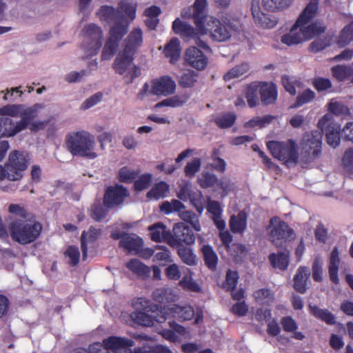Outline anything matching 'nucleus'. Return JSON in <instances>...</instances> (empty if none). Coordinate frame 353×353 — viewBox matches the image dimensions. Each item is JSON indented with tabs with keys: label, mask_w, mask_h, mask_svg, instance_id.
I'll list each match as a JSON object with an SVG mask.
<instances>
[{
	"label": "nucleus",
	"mask_w": 353,
	"mask_h": 353,
	"mask_svg": "<svg viewBox=\"0 0 353 353\" xmlns=\"http://www.w3.org/2000/svg\"><path fill=\"white\" fill-rule=\"evenodd\" d=\"M97 14L102 21L111 26L109 37L101 52L102 60H110L117 50L119 41L128 31V21H132L136 17V5L122 0L118 10L111 6H104L100 8Z\"/></svg>",
	"instance_id": "1"
},
{
	"label": "nucleus",
	"mask_w": 353,
	"mask_h": 353,
	"mask_svg": "<svg viewBox=\"0 0 353 353\" xmlns=\"http://www.w3.org/2000/svg\"><path fill=\"white\" fill-rule=\"evenodd\" d=\"M42 105L35 104L25 107L19 104H9L0 108V115L3 117L8 137H14L28 128L34 132L42 130L46 121L33 120Z\"/></svg>",
	"instance_id": "2"
},
{
	"label": "nucleus",
	"mask_w": 353,
	"mask_h": 353,
	"mask_svg": "<svg viewBox=\"0 0 353 353\" xmlns=\"http://www.w3.org/2000/svg\"><path fill=\"white\" fill-rule=\"evenodd\" d=\"M290 32L281 37V42L287 46L296 45L311 39L315 35L323 32L325 26L321 22L311 23L318 10V1L310 0Z\"/></svg>",
	"instance_id": "3"
},
{
	"label": "nucleus",
	"mask_w": 353,
	"mask_h": 353,
	"mask_svg": "<svg viewBox=\"0 0 353 353\" xmlns=\"http://www.w3.org/2000/svg\"><path fill=\"white\" fill-rule=\"evenodd\" d=\"M43 226L35 219H14L8 223V235L20 245L35 241L41 235Z\"/></svg>",
	"instance_id": "4"
},
{
	"label": "nucleus",
	"mask_w": 353,
	"mask_h": 353,
	"mask_svg": "<svg viewBox=\"0 0 353 353\" xmlns=\"http://www.w3.org/2000/svg\"><path fill=\"white\" fill-rule=\"evenodd\" d=\"M65 144L68 151L75 156L86 157L90 159H95L97 154L95 152L94 137L85 130L74 131L66 136Z\"/></svg>",
	"instance_id": "5"
},
{
	"label": "nucleus",
	"mask_w": 353,
	"mask_h": 353,
	"mask_svg": "<svg viewBox=\"0 0 353 353\" xmlns=\"http://www.w3.org/2000/svg\"><path fill=\"white\" fill-rule=\"evenodd\" d=\"M272 156L283 161L288 166L295 164L299 158L296 144L292 140L286 141H270L267 144Z\"/></svg>",
	"instance_id": "6"
},
{
	"label": "nucleus",
	"mask_w": 353,
	"mask_h": 353,
	"mask_svg": "<svg viewBox=\"0 0 353 353\" xmlns=\"http://www.w3.org/2000/svg\"><path fill=\"white\" fill-rule=\"evenodd\" d=\"M194 25L196 28L177 18L172 23V30L174 33L179 34L184 39L187 41L194 40L199 47L208 49V46L199 39L200 36L207 34V28L205 23L201 22V26H199V24Z\"/></svg>",
	"instance_id": "7"
},
{
	"label": "nucleus",
	"mask_w": 353,
	"mask_h": 353,
	"mask_svg": "<svg viewBox=\"0 0 353 353\" xmlns=\"http://www.w3.org/2000/svg\"><path fill=\"white\" fill-rule=\"evenodd\" d=\"M134 54L121 50L113 63L114 71L121 75L127 83H132L133 80L140 74V69L133 63Z\"/></svg>",
	"instance_id": "8"
},
{
	"label": "nucleus",
	"mask_w": 353,
	"mask_h": 353,
	"mask_svg": "<svg viewBox=\"0 0 353 353\" xmlns=\"http://www.w3.org/2000/svg\"><path fill=\"white\" fill-rule=\"evenodd\" d=\"M176 87V83L172 78L164 76L150 83H145L138 93L137 98L142 100L145 97L151 94L168 96L174 92Z\"/></svg>",
	"instance_id": "9"
},
{
	"label": "nucleus",
	"mask_w": 353,
	"mask_h": 353,
	"mask_svg": "<svg viewBox=\"0 0 353 353\" xmlns=\"http://www.w3.org/2000/svg\"><path fill=\"white\" fill-rule=\"evenodd\" d=\"M85 41L82 44L83 58L94 56L102 46L103 33L101 28L94 23L85 26L83 28Z\"/></svg>",
	"instance_id": "10"
},
{
	"label": "nucleus",
	"mask_w": 353,
	"mask_h": 353,
	"mask_svg": "<svg viewBox=\"0 0 353 353\" xmlns=\"http://www.w3.org/2000/svg\"><path fill=\"white\" fill-rule=\"evenodd\" d=\"M205 25L207 34H210L214 41L219 42L228 40L237 31L235 26H232L231 23H221L213 16L205 18Z\"/></svg>",
	"instance_id": "11"
},
{
	"label": "nucleus",
	"mask_w": 353,
	"mask_h": 353,
	"mask_svg": "<svg viewBox=\"0 0 353 353\" xmlns=\"http://www.w3.org/2000/svg\"><path fill=\"white\" fill-rule=\"evenodd\" d=\"M322 143V133L319 130L304 134L301 142V153L307 161L315 159L320 153Z\"/></svg>",
	"instance_id": "12"
},
{
	"label": "nucleus",
	"mask_w": 353,
	"mask_h": 353,
	"mask_svg": "<svg viewBox=\"0 0 353 353\" xmlns=\"http://www.w3.org/2000/svg\"><path fill=\"white\" fill-rule=\"evenodd\" d=\"M29 155L26 152L19 150L12 151L8 157L7 161L8 169L12 172L10 176L15 179L17 181L20 180L23 176V172L28 168L29 164Z\"/></svg>",
	"instance_id": "13"
},
{
	"label": "nucleus",
	"mask_w": 353,
	"mask_h": 353,
	"mask_svg": "<svg viewBox=\"0 0 353 353\" xmlns=\"http://www.w3.org/2000/svg\"><path fill=\"white\" fill-rule=\"evenodd\" d=\"M268 230L271 241L276 246H280L283 241L294 236L293 230L278 217L271 219Z\"/></svg>",
	"instance_id": "14"
},
{
	"label": "nucleus",
	"mask_w": 353,
	"mask_h": 353,
	"mask_svg": "<svg viewBox=\"0 0 353 353\" xmlns=\"http://www.w3.org/2000/svg\"><path fill=\"white\" fill-rule=\"evenodd\" d=\"M332 116L325 114L318 122V127L323 131L325 129L327 143L332 148H336L340 143L341 125L332 121Z\"/></svg>",
	"instance_id": "15"
},
{
	"label": "nucleus",
	"mask_w": 353,
	"mask_h": 353,
	"mask_svg": "<svg viewBox=\"0 0 353 353\" xmlns=\"http://www.w3.org/2000/svg\"><path fill=\"white\" fill-rule=\"evenodd\" d=\"M103 345L107 351H112L113 353H141V347H131L134 345V342L124 337L110 336L103 340Z\"/></svg>",
	"instance_id": "16"
},
{
	"label": "nucleus",
	"mask_w": 353,
	"mask_h": 353,
	"mask_svg": "<svg viewBox=\"0 0 353 353\" xmlns=\"http://www.w3.org/2000/svg\"><path fill=\"white\" fill-rule=\"evenodd\" d=\"M172 230L174 236L168 240V244L172 248L179 247L183 243L186 245L194 243V234L184 223H176Z\"/></svg>",
	"instance_id": "17"
},
{
	"label": "nucleus",
	"mask_w": 353,
	"mask_h": 353,
	"mask_svg": "<svg viewBox=\"0 0 353 353\" xmlns=\"http://www.w3.org/2000/svg\"><path fill=\"white\" fill-rule=\"evenodd\" d=\"M148 312V311L133 312L130 314V318L135 323L145 327L153 326L155 323H162L168 319L166 309L164 307L157 314L154 312L152 314Z\"/></svg>",
	"instance_id": "18"
},
{
	"label": "nucleus",
	"mask_w": 353,
	"mask_h": 353,
	"mask_svg": "<svg viewBox=\"0 0 353 353\" xmlns=\"http://www.w3.org/2000/svg\"><path fill=\"white\" fill-rule=\"evenodd\" d=\"M128 195V190L122 185L109 187L104 196V205L108 208L116 207L123 203Z\"/></svg>",
	"instance_id": "19"
},
{
	"label": "nucleus",
	"mask_w": 353,
	"mask_h": 353,
	"mask_svg": "<svg viewBox=\"0 0 353 353\" xmlns=\"http://www.w3.org/2000/svg\"><path fill=\"white\" fill-rule=\"evenodd\" d=\"M186 63L197 70H204L208 65V58L199 48L191 46L185 53Z\"/></svg>",
	"instance_id": "20"
},
{
	"label": "nucleus",
	"mask_w": 353,
	"mask_h": 353,
	"mask_svg": "<svg viewBox=\"0 0 353 353\" xmlns=\"http://www.w3.org/2000/svg\"><path fill=\"white\" fill-rule=\"evenodd\" d=\"M251 10L254 21L258 26L264 28H272L276 25L277 21L275 17L265 14L261 10L258 0L252 1Z\"/></svg>",
	"instance_id": "21"
},
{
	"label": "nucleus",
	"mask_w": 353,
	"mask_h": 353,
	"mask_svg": "<svg viewBox=\"0 0 353 353\" xmlns=\"http://www.w3.org/2000/svg\"><path fill=\"white\" fill-rule=\"evenodd\" d=\"M143 242L141 238L134 234H125L119 242V246L130 253L139 254Z\"/></svg>",
	"instance_id": "22"
},
{
	"label": "nucleus",
	"mask_w": 353,
	"mask_h": 353,
	"mask_svg": "<svg viewBox=\"0 0 353 353\" xmlns=\"http://www.w3.org/2000/svg\"><path fill=\"white\" fill-rule=\"evenodd\" d=\"M219 231L220 239L227 248V250L230 254L236 259L239 257L241 258L244 256L246 252L245 247L241 244H232V245H230L232 240V236L230 233L228 231L225 230V229Z\"/></svg>",
	"instance_id": "23"
},
{
	"label": "nucleus",
	"mask_w": 353,
	"mask_h": 353,
	"mask_svg": "<svg viewBox=\"0 0 353 353\" xmlns=\"http://www.w3.org/2000/svg\"><path fill=\"white\" fill-rule=\"evenodd\" d=\"M166 309V316L176 318L179 320L187 321L190 320L194 315L193 308L188 305H174L173 307L165 306Z\"/></svg>",
	"instance_id": "24"
},
{
	"label": "nucleus",
	"mask_w": 353,
	"mask_h": 353,
	"mask_svg": "<svg viewBox=\"0 0 353 353\" xmlns=\"http://www.w3.org/2000/svg\"><path fill=\"white\" fill-rule=\"evenodd\" d=\"M343 264L341 263L339 250L335 247L330 253L327 264L330 279L332 283L335 284L339 283V270L340 267L343 268Z\"/></svg>",
	"instance_id": "25"
},
{
	"label": "nucleus",
	"mask_w": 353,
	"mask_h": 353,
	"mask_svg": "<svg viewBox=\"0 0 353 353\" xmlns=\"http://www.w3.org/2000/svg\"><path fill=\"white\" fill-rule=\"evenodd\" d=\"M260 95L263 104L274 103L278 96L276 85L272 83L260 82Z\"/></svg>",
	"instance_id": "26"
},
{
	"label": "nucleus",
	"mask_w": 353,
	"mask_h": 353,
	"mask_svg": "<svg viewBox=\"0 0 353 353\" xmlns=\"http://www.w3.org/2000/svg\"><path fill=\"white\" fill-rule=\"evenodd\" d=\"M207 210L212 215V219L219 230H222L225 228V222L221 219L223 209L219 202L208 199L207 203Z\"/></svg>",
	"instance_id": "27"
},
{
	"label": "nucleus",
	"mask_w": 353,
	"mask_h": 353,
	"mask_svg": "<svg viewBox=\"0 0 353 353\" xmlns=\"http://www.w3.org/2000/svg\"><path fill=\"white\" fill-rule=\"evenodd\" d=\"M310 275V269L301 266L298 268L294 277V288L300 293H305L307 290V281Z\"/></svg>",
	"instance_id": "28"
},
{
	"label": "nucleus",
	"mask_w": 353,
	"mask_h": 353,
	"mask_svg": "<svg viewBox=\"0 0 353 353\" xmlns=\"http://www.w3.org/2000/svg\"><path fill=\"white\" fill-rule=\"evenodd\" d=\"M100 234V230L93 227H90L87 232H83L81 237L83 260H85L87 259L88 246L92 244L98 239Z\"/></svg>",
	"instance_id": "29"
},
{
	"label": "nucleus",
	"mask_w": 353,
	"mask_h": 353,
	"mask_svg": "<svg viewBox=\"0 0 353 353\" xmlns=\"http://www.w3.org/2000/svg\"><path fill=\"white\" fill-rule=\"evenodd\" d=\"M142 41L143 34L141 30L135 28L128 35L123 50L128 52V53L134 54L136 50L141 45Z\"/></svg>",
	"instance_id": "30"
},
{
	"label": "nucleus",
	"mask_w": 353,
	"mask_h": 353,
	"mask_svg": "<svg viewBox=\"0 0 353 353\" xmlns=\"http://www.w3.org/2000/svg\"><path fill=\"white\" fill-rule=\"evenodd\" d=\"M169 325L171 330L165 329L161 332V335L166 340L176 342L179 340L180 336H185V329L174 321H169Z\"/></svg>",
	"instance_id": "31"
},
{
	"label": "nucleus",
	"mask_w": 353,
	"mask_h": 353,
	"mask_svg": "<svg viewBox=\"0 0 353 353\" xmlns=\"http://www.w3.org/2000/svg\"><path fill=\"white\" fill-rule=\"evenodd\" d=\"M125 266L138 277L146 279L150 274V268L138 259H131L126 263Z\"/></svg>",
	"instance_id": "32"
},
{
	"label": "nucleus",
	"mask_w": 353,
	"mask_h": 353,
	"mask_svg": "<svg viewBox=\"0 0 353 353\" xmlns=\"http://www.w3.org/2000/svg\"><path fill=\"white\" fill-rule=\"evenodd\" d=\"M154 301L160 303H171L176 301L178 295L170 289L158 288L152 294Z\"/></svg>",
	"instance_id": "33"
},
{
	"label": "nucleus",
	"mask_w": 353,
	"mask_h": 353,
	"mask_svg": "<svg viewBox=\"0 0 353 353\" xmlns=\"http://www.w3.org/2000/svg\"><path fill=\"white\" fill-rule=\"evenodd\" d=\"M230 228L233 233H243L247 227V216L244 212L233 214L230 219Z\"/></svg>",
	"instance_id": "34"
},
{
	"label": "nucleus",
	"mask_w": 353,
	"mask_h": 353,
	"mask_svg": "<svg viewBox=\"0 0 353 353\" xmlns=\"http://www.w3.org/2000/svg\"><path fill=\"white\" fill-rule=\"evenodd\" d=\"M208 6L207 0H195L193 4L192 19L194 24H199L205 22V18L210 15L204 14L203 12Z\"/></svg>",
	"instance_id": "35"
},
{
	"label": "nucleus",
	"mask_w": 353,
	"mask_h": 353,
	"mask_svg": "<svg viewBox=\"0 0 353 353\" xmlns=\"http://www.w3.org/2000/svg\"><path fill=\"white\" fill-rule=\"evenodd\" d=\"M150 232V236L152 241L161 242L168 240L172 237L169 236V232L166 230L165 226L161 223H155L148 228Z\"/></svg>",
	"instance_id": "36"
},
{
	"label": "nucleus",
	"mask_w": 353,
	"mask_h": 353,
	"mask_svg": "<svg viewBox=\"0 0 353 353\" xmlns=\"http://www.w3.org/2000/svg\"><path fill=\"white\" fill-rule=\"evenodd\" d=\"M164 54L172 63L179 59L181 56V48L180 41L177 38H172L165 46Z\"/></svg>",
	"instance_id": "37"
},
{
	"label": "nucleus",
	"mask_w": 353,
	"mask_h": 353,
	"mask_svg": "<svg viewBox=\"0 0 353 353\" xmlns=\"http://www.w3.org/2000/svg\"><path fill=\"white\" fill-rule=\"evenodd\" d=\"M161 12L160 8L156 6H152L145 10V23L148 28L151 30L156 28L159 22V16Z\"/></svg>",
	"instance_id": "38"
},
{
	"label": "nucleus",
	"mask_w": 353,
	"mask_h": 353,
	"mask_svg": "<svg viewBox=\"0 0 353 353\" xmlns=\"http://www.w3.org/2000/svg\"><path fill=\"white\" fill-rule=\"evenodd\" d=\"M248 104L250 108L255 107L259 102L258 94L260 92V82H253L244 90Z\"/></svg>",
	"instance_id": "39"
},
{
	"label": "nucleus",
	"mask_w": 353,
	"mask_h": 353,
	"mask_svg": "<svg viewBox=\"0 0 353 353\" xmlns=\"http://www.w3.org/2000/svg\"><path fill=\"white\" fill-rule=\"evenodd\" d=\"M269 260L273 268L285 270L289 265V252L273 253L269 256Z\"/></svg>",
	"instance_id": "40"
},
{
	"label": "nucleus",
	"mask_w": 353,
	"mask_h": 353,
	"mask_svg": "<svg viewBox=\"0 0 353 353\" xmlns=\"http://www.w3.org/2000/svg\"><path fill=\"white\" fill-rule=\"evenodd\" d=\"M169 192V185L164 181H161L154 185L152 189L147 193L149 199L158 200L164 198Z\"/></svg>",
	"instance_id": "41"
},
{
	"label": "nucleus",
	"mask_w": 353,
	"mask_h": 353,
	"mask_svg": "<svg viewBox=\"0 0 353 353\" xmlns=\"http://www.w3.org/2000/svg\"><path fill=\"white\" fill-rule=\"evenodd\" d=\"M333 77L339 81L351 79L353 74L352 65H338L332 68Z\"/></svg>",
	"instance_id": "42"
},
{
	"label": "nucleus",
	"mask_w": 353,
	"mask_h": 353,
	"mask_svg": "<svg viewBox=\"0 0 353 353\" xmlns=\"http://www.w3.org/2000/svg\"><path fill=\"white\" fill-rule=\"evenodd\" d=\"M294 0H262L263 8L269 11L277 12L290 6Z\"/></svg>",
	"instance_id": "43"
},
{
	"label": "nucleus",
	"mask_w": 353,
	"mask_h": 353,
	"mask_svg": "<svg viewBox=\"0 0 353 353\" xmlns=\"http://www.w3.org/2000/svg\"><path fill=\"white\" fill-rule=\"evenodd\" d=\"M189 99V95L186 94H181L175 95L172 97L166 99L156 104V108L163 106H170L172 108L180 107L185 104Z\"/></svg>",
	"instance_id": "44"
},
{
	"label": "nucleus",
	"mask_w": 353,
	"mask_h": 353,
	"mask_svg": "<svg viewBox=\"0 0 353 353\" xmlns=\"http://www.w3.org/2000/svg\"><path fill=\"white\" fill-rule=\"evenodd\" d=\"M353 40V23L345 26L339 33L336 41L339 48L347 46Z\"/></svg>",
	"instance_id": "45"
},
{
	"label": "nucleus",
	"mask_w": 353,
	"mask_h": 353,
	"mask_svg": "<svg viewBox=\"0 0 353 353\" xmlns=\"http://www.w3.org/2000/svg\"><path fill=\"white\" fill-rule=\"evenodd\" d=\"M132 305L134 312L148 311L154 313V309L158 308L157 305H153L149 299L144 297L134 299L132 302Z\"/></svg>",
	"instance_id": "46"
},
{
	"label": "nucleus",
	"mask_w": 353,
	"mask_h": 353,
	"mask_svg": "<svg viewBox=\"0 0 353 353\" xmlns=\"http://www.w3.org/2000/svg\"><path fill=\"white\" fill-rule=\"evenodd\" d=\"M328 114L336 116H346L350 114V109L341 101L336 99H332L327 104Z\"/></svg>",
	"instance_id": "47"
},
{
	"label": "nucleus",
	"mask_w": 353,
	"mask_h": 353,
	"mask_svg": "<svg viewBox=\"0 0 353 353\" xmlns=\"http://www.w3.org/2000/svg\"><path fill=\"white\" fill-rule=\"evenodd\" d=\"M202 253L207 266L210 269H214L218 261V256L212 247L205 245L202 248Z\"/></svg>",
	"instance_id": "48"
},
{
	"label": "nucleus",
	"mask_w": 353,
	"mask_h": 353,
	"mask_svg": "<svg viewBox=\"0 0 353 353\" xmlns=\"http://www.w3.org/2000/svg\"><path fill=\"white\" fill-rule=\"evenodd\" d=\"M250 70V65L248 63H243L230 69L224 75L225 81H230L233 79L239 78L246 74Z\"/></svg>",
	"instance_id": "49"
},
{
	"label": "nucleus",
	"mask_w": 353,
	"mask_h": 353,
	"mask_svg": "<svg viewBox=\"0 0 353 353\" xmlns=\"http://www.w3.org/2000/svg\"><path fill=\"white\" fill-rule=\"evenodd\" d=\"M310 310L314 316L326 322L327 324L332 325L335 323V316L328 310L312 305H310Z\"/></svg>",
	"instance_id": "50"
},
{
	"label": "nucleus",
	"mask_w": 353,
	"mask_h": 353,
	"mask_svg": "<svg viewBox=\"0 0 353 353\" xmlns=\"http://www.w3.org/2000/svg\"><path fill=\"white\" fill-rule=\"evenodd\" d=\"M316 97V94L314 91L310 89H306L302 92L299 93L296 97V103L291 105V108H296L301 107L304 104L308 103L312 101Z\"/></svg>",
	"instance_id": "51"
},
{
	"label": "nucleus",
	"mask_w": 353,
	"mask_h": 353,
	"mask_svg": "<svg viewBox=\"0 0 353 353\" xmlns=\"http://www.w3.org/2000/svg\"><path fill=\"white\" fill-rule=\"evenodd\" d=\"M254 297L259 304H270L274 300V294L270 290L263 288L255 291L254 292Z\"/></svg>",
	"instance_id": "52"
},
{
	"label": "nucleus",
	"mask_w": 353,
	"mask_h": 353,
	"mask_svg": "<svg viewBox=\"0 0 353 353\" xmlns=\"http://www.w3.org/2000/svg\"><path fill=\"white\" fill-rule=\"evenodd\" d=\"M219 189L221 190L220 194L223 198L234 191L235 185L230 179L224 177L219 180L218 185L215 188V190H218Z\"/></svg>",
	"instance_id": "53"
},
{
	"label": "nucleus",
	"mask_w": 353,
	"mask_h": 353,
	"mask_svg": "<svg viewBox=\"0 0 353 353\" xmlns=\"http://www.w3.org/2000/svg\"><path fill=\"white\" fill-rule=\"evenodd\" d=\"M179 216L184 221L191 224L194 230L196 232L201 231V227L199 217L194 212L190 211H181L179 213Z\"/></svg>",
	"instance_id": "54"
},
{
	"label": "nucleus",
	"mask_w": 353,
	"mask_h": 353,
	"mask_svg": "<svg viewBox=\"0 0 353 353\" xmlns=\"http://www.w3.org/2000/svg\"><path fill=\"white\" fill-rule=\"evenodd\" d=\"M184 208V205L181 201L176 199H172L171 201H164L161 204L160 209L161 212L169 214L174 212H179Z\"/></svg>",
	"instance_id": "55"
},
{
	"label": "nucleus",
	"mask_w": 353,
	"mask_h": 353,
	"mask_svg": "<svg viewBox=\"0 0 353 353\" xmlns=\"http://www.w3.org/2000/svg\"><path fill=\"white\" fill-rule=\"evenodd\" d=\"M178 254L183 262L188 265H194L196 263V256L190 248L181 246L178 250Z\"/></svg>",
	"instance_id": "56"
},
{
	"label": "nucleus",
	"mask_w": 353,
	"mask_h": 353,
	"mask_svg": "<svg viewBox=\"0 0 353 353\" xmlns=\"http://www.w3.org/2000/svg\"><path fill=\"white\" fill-rule=\"evenodd\" d=\"M236 120V115L234 113L228 112L219 115L215 119L218 126L222 128L231 127Z\"/></svg>",
	"instance_id": "57"
},
{
	"label": "nucleus",
	"mask_w": 353,
	"mask_h": 353,
	"mask_svg": "<svg viewBox=\"0 0 353 353\" xmlns=\"http://www.w3.org/2000/svg\"><path fill=\"white\" fill-rule=\"evenodd\" d=\"M198 212L201 214L205 208V200L199 190L192 191L189 199Z\"/></svg>",
	"instance_id": "58"
},
{
	"label": "nucleus",
	"mask_w": 353,
	"mask_h": 353,
	"mask_svg": "<svg viewBox=\"0 0 353 353\" xmlns=\"http://www.w3.org/2000/svg\"><path fill=\"white\" fill-rule=\"evenodd\" d=\"M200 185L202 188L217 187L219 179L214 174L208 172L203 173L199 179Z\"/></svg>",
	"instance_id": "59"
},
{
	"label": "nucleus",
	"mask_w": 353,
	"mask_h": 353,
	"mask_svg": "<svg viewBox=\"0 0 353 353\" xmlns=\"http://www.w3.org/2000/svg\"><path fill=\"white\" fill-rule=\"evenodd\" d=\"M138 172L130 168L123 167L118 173V177L121 182L130 183L137 176Z\"/></svg>",
	"instance_id": "60"
},
{
	"label": "nucleus",
	"mask_w": 353,
	"mask_h": 353,
	"mask_svg": "<svg viewBox=\"0 0 353 353\" xmlns=\"http://www.w3.org/2000/svg\"><path fill=\"white\" fill-rule=\"evenodd\" d=\"M197 73L192 70L185 71L179 79V84L183 87L190 88L194 85L196 81Z\"/></svg>",
	"instance_id": "61"
},
{
	"label": "nucleus",
	"mask_w": 353,
	"mask_h": 353,
	"mask_svg": "<svg viewBox=\"0 0 353 353\" xmlns=\"http://www.w3.org/2000/svg\"><path fill=\"white\" fill-rule=\"evenodd\" d=\"M273 119H274V117L270 115H265L262 117H256L252 119L248 122L245 123V127H246V128H253V127L262 128V127H264L266 124L270 123Z\"/></svg>",
	"instance_id": "62"
},
{
	"label": "nucleus",
	"mask_w": 353,
	"mask_h": 353,
	"mask_svg": "<svg viewBox=\"0 0 353 353\" xmlns=\"http://www.w3.org/2000/svg\"><path fill=\"white\" fill-rule=\"evenodd\" d=\"M65 256L72 265H76L79 262L80 252L76 246H68L65 251Z\"/></svg>",
	"instance_id": "63"
},
{
	"label": "nucleus",
	"mask_w": 353,
	"mask_h": 353,
	"mask_svg": "<svg viewBox=\"0 0 353 353\" xmlns=\"http://www.w3.org/2000/svg\"><path fill=\"white\" fill-rule=\"evenodd\" d=\"M179 285L185 290L192 292H199L201 288L199 285L192 279L191 275H185L179 281Z\"/></svg>",
	"instance_id": "64"
}]
</instances>
